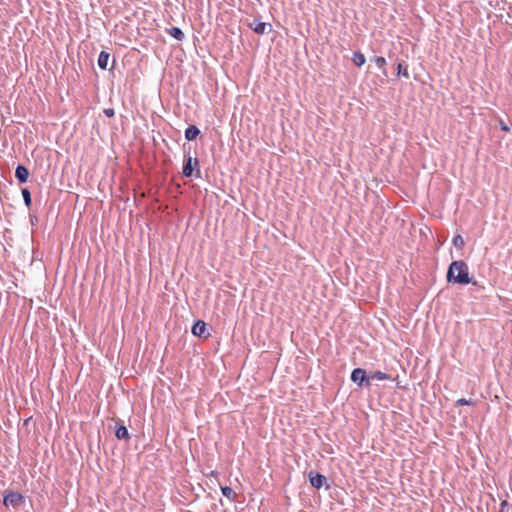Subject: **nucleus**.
Instances as JSON below:
<instances>
[{"label":"nucleus","mask_w":512,"mask_h":512,"mask_svg":"<svg viewBox=\"0 0 512 512\" xmlns=\"http://www.w3.org/2000/svg\"><path fill=\"white\" fill-rule=\"evenodd\" d=\"M446 279L448 283L452 284L468 285L473 283L469 275L468 265L462 260L451 262L447 270Z\"/></svg>","instance_id":"f257e3e1"},{"label":"nucleus","mask_w":512,"mask_h":512,"mask_svg":"<svg viewBox=\"0 0 512 512\" xmlns=\"http://www.w3.org/2000/svg\"><path fill=\"white\" fill-rule=\"evenodd\" d=\"M24 502V496L19 492L6 491L3 497V504L6 507H13L17 509Z\"/></svg>","instance_id":"f03ea898"},{"label":"nucleus","mask_w":512,"mask_h":512,"mask_svg":"<svg viewBox=\"0 0 512 512\" xmlns=\"http://www.w3.org/2000/svg\"><path fill=\"white\" fill-rule=\"evenodd\" d=\"M351 381L357 384L358 387H370V378L366 374V370L362 368H355L351 372Z\"/></svg>","instance_id":"7ed1b4c3"},{"label":"nucleus","mask_w":512,"mask_h":512,"mask_svg":"<svg viewBox=\"0 0 512 512\" xmlns=\"http://www.w3.org/2000/svg\"><path fill=\"white\" fill-rule=\"evenodd\" d=\"M248 26L258 35H264L272 31V25L270 23L262 22L258 18L253 19Z\"/></svg>","instance_id":"20e7f679"},{"label":"nucleus","mask_w":512,"mask_h":512,"mask_svg":"<svg viewBox=\"0 0 512 512\" xmlns=\"http://www.w3.org/2000/svg\"><path fill=\"white\" fill-rule=\"evenodd\" d=\"M198 166V159L188 155L185 156L182 173L185 177H191L194 171V167Z\"/></svg>","instance_id":"39448f33"},{"label":"nucleus","mask_w":512,"mask_h":512,"mask_svg":"<svg viewBox=\"0 0 512 512\" xmlns=\"http://www.w3.org/2000/svg\"><path fill=\"white\" fill-rule=\"evenodd\" d=\"M308 477L311 486L316 489H320L326 483V477L318 472L310 471Z\"/></svg>","instance_id":"423d86ee"},{"label":"nucleus","mask_w":512,"mask_h":512,"mask_svg":"<svg viewBox=\"0 0 512 512\" xmlns=\"http://www.w3.org/2000/svg\"><path fill=\"white\" fill-rule=\"evenodd\" d=\"M15 177L19 183L27 182L29 177L28 169L24 165L19 164L15 169Z\"/></svg>","instance_id":"0eeeda50"},{"label":"nucleus","mask_w":512,"mask_h":512,"mask_svg":"<svg viewBox=\"0 0 512 512\" xmlns=\"http://www.w3.org/2000/svg\"><path fill=\"white\" fill-rule=\"evenodd\" d=\"M207 330V325L202 320H197L194 325L192 326V334L194 336L203 337L205 335V332Z\"/></svg>","instance_id":"6e6552de"},{"label":"nucleus","mask_w":512,"mask_h":512,"mask_svg":"<svg viewBox=\"0 0 512 512\" xmlns=\"http://www.w3.org/2000/svg\"><path fill=\"white\" fill-rule=\"evenodd\" d=\"M115 436L119 440L128 441L130 439V434L127 427L122 424L115 425Z\"/></svg>","instance_id":"1a4fd4ad"},{"label":"nucleus","mask_w":512,"mask_h":512,"mask_svg":"<svg viewBox=\"0 0 512 512\" xmlns=\"http://www.w3.org/2000/svg\"><path fill=\"white\" fill-rule=\"evenodd\" d=\"M200 134V130L197 126L195 125H189L186 129H185V138L186 140L188 141H193L195 140Z\"/></svg>","instance_id":"9d476101"},{"label":"nucleus","mask_w":512,"mask_h":512,"mask_svg":"<svg viewBox=\"0 0 512 512\" xmlns=\"http://www.w3.org/2000/svg\"><path fill=\"white\" fill-rule=\"evenodd\" d=\"M109 58H110V54L108 52H106V51L100 52V54L98 56V61H97L100 69H102V70L107 69Z\"/></svg>","instance_id":"9b49d317"},{"label":"nucleus","mask_w":512,"mask_h":512,"mask_svg":"<svg viewBox=\"0 0 512 512\" xmlns=\"http://www.w3.org/2000/svg\"><path fill=\"white\" fill-rule=\"evenodd\" d=\"M167 32L171 37L178 41H182L185 37L183 31L179 27H171Z\"/></svg>","instance_id":"f8f14e48"},{"label":"nucleus","mask_w":512,"mask_h":512,"mask_svg":"<svg viewBox=\"0 0 512 512\" xmlns=\"http://www.w3.org/2000/svg\"><path fill=\"white\" fill-rule=\"evenodd\" d=\"M352 61L357 67H361L365 64L366 58L363 53L357 51L353 53Z\"/></svg>","instance_id":"ddd939ff"},{"label":"nucleus","mask_w":512,"mask_h":512,"mask_svg":"<svg viewBox=\"0 0 512 512\" xmlns=\"http://www.w3.org/2000/svg\"><path fill=\"white\" fill-rule=\"evenodd\" d=\"M221 492H222L223 496H225L230 501H235V499L237 497L236 492L228 486L221 487Z\"/></svg>","instance_id":"4468645a"},{"label":"nucleus","mask_w":512,"mask_h":512,"mask_svg":"<svg viewBox=\"0 0 512 512\" xmlns=\"http://www.w3.org/2000/svg\"><path fill=\"white\" fill-rule=\"evenodd\" d=\"M371 61H373L376 66L381 69L383 71V74L386 76L387 75V72H386V69H385V66H386V59L382 56H375L371 59Z\"/></svg>","instance_id":"2eb2a0df"},{"label":"nucleus","mask_w":512,"mask_h":512,"mask_svg":"<svg viewBox=\"0 0 512 512\" xmlns=\"http://www.w3.org/2000/svg\"><path fill=\"white\" fill-rule=\"evenodd\" d=\"M397 75L403 76L404 78L408 79L410 77V74L408 72V65L404 62H399L397 64Z\"/></svg>","instance_id":"dca6fc26"},{"label":"nucleus","mask_w":512,"mask_h":512,"mask_svg":"<svg viewBox=\"0 0 512 512\" xmlns=\"http://www.w3.org/2000/svg\"><path fill=\"white\" fill-rule=\"evenodd\" d=\"M369 378H370V381L373 380V379H376V380H390L391 377L390 375L382 372V371H375L373 372L372 374L369 375Z\"/></svg>","instance_id":"f3484780"},{"label":"nucleus","mask_w":512,"mask_h":512,"mask_svg":"<svg viewBox=\"0 0 512 512\" xmlns=\"http://www.w3.org/2000/svg\"><path fill=\"white\" fill-rule=\"evenodd\" d=\"M21 193H22V197H23L25 205L27 207H30L31 204H32V198H31V193H30L29 189L28 188H23L21 190Z\"/></svg>","instance_id":"a211bd4d"},{"label":"nucleus","mask_w":512,"mask_h":512,"mask_svg":"<svg viewBox=\"0 0 512 512\" xmlns=\"http://www.w3.org/2000/svg\"><path fill=\"white\" fill-rule=\"evenodd\" d=\"M452 242H453V245L458 249H462L465 245L463 237L459 234H457L453 237Z\"/></svg>","instance_id":"6ab92c4d"},{"label":"nucleus","mask_w":512,"mask_h":512,"mask_svg":"<svg viewBox=\"0 0 512 512\" xmlns=\"http://www.w3.org/2000/svg\"><path fill=\"white\" fill-rule=\"evenodd\" d=\"M456 403H457L458 405H460V406H464V405H473V404H474L473 400H471V399L467 400V399H465V398H460V399H458Z\"/></svg>","instance_id":"aec40b11"},{"label":"nucleus","mask_w":512,"mask_h":512,"mask_svg":"<svg viewBox=\"0 0 512 512\" xmlns=\"http://www.w3.org/2000/svg\"><path fill=\"white\" fill-rule=\"evenodd\" d=\"M499 126L502 131H505V132L510 131V127L503 120L499 121Z\"/></svg>","instance_id":"412c9836"},{"label":"nucleus","mask_w":512,"mask_h":512,"mask_svg":"<svg viewBox=\"0 0 512 512\" xmlns=\"http://www.w3.org/2000/svg\"><path fill=\"white\" fill-rule=\"evenodd\" d=\"M104 114H105L107 117H112V116H114L115 112H114V109H112V108H108V109H105V110H104Z\"/></svg>","instance_id":"4be33fe9"},{"label":"nucleus","mask_w":512,"mask_h":512,"mask_svg":"<svg viewBox=\"0 0 512 512\" xmlns=\"http://www.w3.org/2000/svg\"><path fill=\"white\" fill-rule=\"evenodd\" d=\"M508 505L507 501L504 500L502 503H501V511L504 510V508Z\"/></svg>","instance_id":"5701e85b"}]
</instances>
